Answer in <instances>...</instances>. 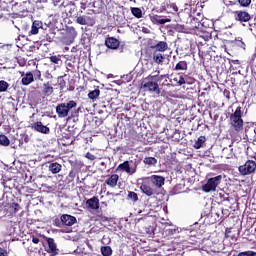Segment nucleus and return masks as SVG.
Instances as JSON below:
<instances>
[{
	"label": "nucleus",
	"instance_id": "8fccbe9b",
	"mask_svg": "<svg viewBox=\"0 0 256 256\" xmlns=\"http://www.w3.org/2000/svg\"><path fill=\"white\" fill-rule=\"evenodd\" d=\"M53 225L55 227H63V221H61V219H59V218H56L53 220Z\"/></svg>",
	"mask_w": 256,
	"mask_h": 256
},
{
	"label": "nucleus",
	"instance_id": "f03ea898",
	"mask_svg": "<svg viewBox=\"0 0 256 256\" xmlns=\"http://www.w3.org/2000/svg\"><path fill=\"white\" fill-rule=\"evenodd\" d=\"M160 71H157V74L155 75H149L146 80L147 82H145L144 84H142V89H144V91H149V93H156V95H160L161 94V90L159 89V84H157V82H154L153 79L155 77H157L159 75Z\"/></svg>",
	"mask_w": 256,
	"mask_h": 256
},
{
	"label": "nucleus",
	"instance_id": "a19ab883",
	"mask_svg": "<svg viewBox=\"0 0 256 256\" xmlns=\"http://www.w3.org/2000/svg\"><path fill=\"white\" fill-rule=\"evenodd\" d=\"M11 181H13L11 178L3 179L2 185L5 187V189H12L13 184H11Z\"/></svg>",
	"mask_w": 256,
	"mask_h": 256
},
{
	"label": "nucleus",
	"instance_id": "5701e85b",
	"mask_svg": "<svg viewBox=\"0 0 256 256\" xmlns=\"http://www.w3.org/2000/svg\"><path fill=\"white\" fill-rule=\"evenodd\" d=\"M53 91L54 89L53 86H51V82H46L42 85V93L44 97H51Z\"/></svg>",
	"mask_w": 256,
	"mask_h": 256
},
{
	"label": "nucleus",
	"instance_id": "6ab92c4d",
	"mask_svg": "<svg viewBox=\"0 0 256 256\" xmlns=\"http://www.w3.org/2000/svg\"><path fill=\"white\" fill-rule=\"evenodd\" d=\"M25 5H27V2H22L20 4H18V3L14 4V7H18L17 8V11H18L17 15L19 17H27V15H29V11H27V8L23 7Z\"/></svg>",
	"mask_w": 256,
	"mask_h": 256
},
{
	"label": "nucleus",
	"instance_id": "37998d69",
	"mask_svg": "<svg viewBox=\"0 0 256 256\" xmlns=\"http://www.w3.org/2000/svg\"><path fill=\"white\" fill-rule=\"evenodd\" d=\"M65 107L69 112V111H71V109H74V107H77V102L71 100L68 103H65Z\"/></svg>",
	"mask_w": 256,
	"mask_h": 256
},
{
	"label": "nucleus",
	"instance_id": "4be33fe9",
	"mask_svg": "<svg viewBox=\"0 0 256 256\" xmlns=\"http://www.w3.org/2000/svg\"><path fill=\"white\" fill-rule=\"evenodd\" d=\"M43 27V22L39 20H35L32 23L31 30L29 31V35H37L39 33V29H42Z\"/></svg>",
	"mask_w": 256,
	"mask_h": 256
},
{
	"label": "nucleus",
	"instance_id": "bf43d9fd",
	"mask_svg": "<svg viewBox=\"0 0 256 256\" xmlns=\"http://www.w3.org/2000/svg\"><path fill=\"white\" fill-rule=\"evenodd\" d=\"M45 39L46 41H48V43H51L53 41V37L49 36V34L45 36Z\"/></svg>",
	"mask_w": 256,
	"mask_h": 256
},
{
	"label": "nucleus",
	"instance_id": "0e129e2a",
	"mask_svg": "<svg viewBox=\"0 0 256 256\" xmlns=\"http://www.w3.org/2000/svg\"><path fill=\"white\" fill-rule=\"evenodd\" d=\"M21 37H25V36H24V35H22V36L19 35V36H18V41L21 39Z\"/></svg>",
	"mask_w": 256,
	"mask_h": 256
},
{
	"label": "nucleus",
	"instance_id": "ddd939ff",
	"mask_svg": "<svg viewBox=\"0 0 256 256\" xmlns=\"http://www.w3.org/2000/svg\"><path fill=\"white\" fill-rule=\"evenodd\" d=\"M105 46L108 48V49H119V45H121V42H119V40L115 37H107L105 39Z\"/></svg>",
	"mask_w": 256,
	"mask_h": 256
},
{
	"label": "nucleus",
	"instance_id": "3c124183",
	"mask_svg": "<svg viewBox=\"0 0 256 256\" xmlns=\"http://www.w3.org/2000/svg\"><path fill=\"white\" fill-rule=\"evenodd\" d=\"M5 201H3V199H0V217L2 214H5V211H3L5 209Z\"/></svg>",
	"mask_w": 256,
	"mask_h": 256
},
{
	"label": "nucleus",
	"instance_id": "338daca9",
	"mask_svg": "<svg viewBox=\"0 0 256 256\" xmlns=\"http://www.w3.org/2000/svg\"><path fill=\"white\" fill-rule=\"evenodd\" d=\"M163 78H165V75H161V76H160V79H163Z\"/></svg>",
	"mask_w": 256,
	"mask_h": 256
},
{
	"label": "nucleus",
	"instance_id": "bb28decb",
	"mask_svg": "<svg viewBox=\"0 0 256 256\" xmlns=\"http://www.w3.org/2000/svg\"><path fill=\"white\" fill-rule=\"evenodd\" d=\"M153 49H156V51L164 52L169 49V45L165 41H159L158 43H156Z\"/></svg>",
	"mask_w": 256,
	"mask_h": 256
},
{
	"label": "nucleus",
	"instance_id": "f257e3e1",
	"mask_svg": "<svg viewBox=\"0 0 256 256\" xmlns=\"http://www.w3.org/2000/svg\"><path fill=\"white\" fill-rule=\"evenodd\" d=\"M243 124V108L238 106L236 110L230 114V125L239 133V131H243Z\"/></svg>",
	"mask_w": 256,
	"mask_h": 256
},
{
	"label": "nucleus",
	"instance_id": "680f3d73",
	"mask_svg": "<svg viewBox=\"0 0 256 256\" xmlns=\"http://www.w3.org/2000/svg\"><path fill=\"white\" fill-rule=\"evenodd\" d=\"M231 63H234V65H239V60H231Z\"/></svg>",
	"mask_w": 256,
	"mask_h": 256
},
{
	"label": "nucleus",
	"instance_id": "052dcab7",
	"mask_svg": "<svg viewBox=\"0 0 256 256\" xmlns=\"http://www.w3.org/2000/svg\"><path fill=\"white\" fill-rule=\"evenodd\" d=\"M32 243H34L35 245H37V244L39 243V238L33 237V238H32Z\"/></svg>",
	"mask_w": 256,
	"mask_h": 256
},
{
	"label": "nucleus",
	"instance_id": "a18cd8bd",
	"mask_svg": "<svg viewBox=\"0 0 256 256\" xmlns=\"http://www.w3.org/2000/svg\"><path fill=\"white\" fill-rule=\"evenodd\" d=\"M167 8L173 9L176 13H177V11H179V5H177V1L175 3L169 2V4H167Z\"/></svg>",
	"mask_w": 256,
	"mask_h": 256
},
{
	"label": "nucleus",
	"instance_id": "473e14b6",
	"mask_svg": "<svg viewBox=\"0 0 256 256\" xmlns=\"http://www.w3.org/2000/svg\"><path fill=\"white\" fill-rule=\"evenodd\" d=\"M131 13L132 15H134V17H136V19H141V17H143V11L141 10V8L132 7Z\"/></svg>",
	"mask_w": 256,
	"mask_h": 256
},
{
	"label": "nucleus",
	"instance_id": "6e6552de",
	"mask_svg": "<svg viewBox=\"0 0 256 256\" xmlns=\"http://www.w3.org/2000/svg\"><path fill=\"white\" fill-rule=\"evenodd\" d=\"M77 37V30L75 27H67L64 31V41L66 43H73Z\"/></svg>",
	"mask_w": 256,
	"mask_h": 256
},
{
	"label": "nucleus",
	"instance_id": "1a4fd4ad",
	"mask_svg": "<svg viewBox=\"0 0 256 256\" xmlns=\"http://www.w3.org/2000/svg\"><path fill=\"white\" fill-rule=\"evenodd\" d=\"M32 129L37 131L38 133H42L44 135H49L51 133V129L49 127L43 125V122L37 121L32 124Z\"/></svg>",
	"mask_w": 256,
	"mask_h": 256
},
{
	"label": "nucleus",
	"instance_id": "393cba45",
	"mask_svg": "<svg viewBox=\"0 0 256 256\" xmlns=\"http://www.w3.org/2000/svg\"><path fill=\"white\" fill-rule=\"evenodd\" d=\"M222 157H224V159H233V148L231 144L229 147L222 149Z\"/></svg>",
	"mask_w": 256,
	"mask_h": 256
},
{
	"label": "nucleus",
	"instance_id": "c756f323",
	"mask_svg": "<svg viewBox=\"0 0 256 256\" xmlns=\"http://www.w3.org/2000/svg\"><path fill=\"white\" fill-rule=\"evenodd\" d=\"M99 95H101V90H99V88H96L95 90L88 93V97L92 101H95V100L99 99Z\"/></svg>",
	"mask_w": 256,
	"mask_h": 256
},
{
	"label": "nucleus",
	"instance_id": "20e7f679",
	"mask_svg": "<svg viewBox=\"0 0 256 256\" xmlns=\"http://www.w3.org/2000/svg\"><path fill=\"white\" fill-rule=\"evenodd\" d=\"M256 162L253 160H248L244 165L239 166L238 170L240 175H251V173H255Z\"/></svg>",
	"mask_w": 256,
	"mask_h": 256
},
{
	"label": "nucleus",
	"instance_id": "5fc2aeb1",
	"mask_svg": "<svg viewBox=\"0 0 256 256\" xmlns=\"http://www.w3.org/2000/svg\"><path fill=\"white\" fill-rule=\"evenodd\" d=\"M166 231L168 235H175V233H177V228H169Z\"/></svg>",
	"mask_w": 256,
	"mask_h": 256
},
{
	"label": "nucleus",
	"instance_id": "4468645a",
	"mask_svg": "<svg viewBox=\"0 0 256 256\" xmlns=\"http://www.w3.org/2000/svg\"><path fill=\"white\" fill-rule=\"evenodd\" d=\"M235 19L240 21V23H247V21H251V15L245 11H236Z\"/></svg>",
	"mask_w": 256,
	"mask_h": 256
},
{
	"label": "nucleus",
	"instance_id": "864d4df0",
	"mask_svg": "<svg viewBox=\"0 0 256 256\" xmlns=\"http://www.w3.org/2000/svg\"><path fill=\"white\" fill-rule=\"evenodd\" d=\"M34 77L35 79H38V81H43V79L41 78V71L39 70H35Z\"/></svg>",
	"mask_w": 256,
	"mask_h": 256
},
{
	"label": "nucleus",
	"instance_id": "39448f33",
	"mask_svg": "<svg viewBox=\"0 0 256 256\" xmlns=\"http://www.w3.org/2000/svg\"><path fill=\"white\" fill-rule=\"evenodd\" d=\"M21 206L18 203H11L4 205V214H1V217H10V215H15V213L19 212Z\"/></svg>",
	"mask_w": 256,
	"mask_h": 256
},
{
	"label": "nucleus",
	"instance_id": "4d7b16f0",
	"mask_svg": "<svg viewBox=\"0 0 256 256\" xmlns=\"http://www.w3.org/2000/svg\"><path fill=\"white\" fill-rule=\"evenodd\" d=\"M80 9H82L83 11H85V10L87 9V3L81 2V3H80Z\"/></svg>",
	"mask_w": 256,
	"mask_h": 256
},
{
	"label": "nucleus",
	"instance_id": "2eb2a0df",
	"mask_svg": "<svg viewBox=\"0 0 256 256\" xmlns=\"http://www.w3.org/2000/svg\"><path fill=\"white\" fill-rule=\"evenodd\" d=\"M56 113L60 119H65V117H68L69 112L65 106V103H61L56 106Z\"/></svg>",
	"mask_w": 256,
	"mask_h": 256
},
{
	"label": "nucleus",
	"instance_id": "4c0bfd02",
	"mask_svg": "<svg viewBox=\"0 0 256 256\" xmlns=\"http://www.w3.org/2000/svg\"><path fill=\"white\" fill-rule=\"evenodd\" d=\"M58 85H59L60 91H63V89L67 87V82L65 81V79H63V76L58 77Z\"/></svg>",
	"mask_w": 256,
	"mask_h": 256
},
{
	"label": "nucleus",
	"instance_id": "72a5a7b5",
	"mask_svg": "<svg viewBox=\"0 0 256 256\" xmlns=\"http://www.w3.org/2000/svg\"><path fill=\"white\" fill-rule=\"evenodd\" d=\"M10 144H11V141L9 140V138L5 134H1L0 145H2L3 147H9Z\"/></svg>",
	"mask_w": 256,
	"mask_h": 256
},
{
	"label": "nucleus",
	"instance_id": "49530a36",
	"mask_svg": "<svg viewBox=\"0 0 256 256\" xmlns=\"http://www.w3.org/2000/svg\"><path fill=\"white\" fill-rule=\"evenodd\" d=\"M50 61L51 63H55V65H59V63H61V58L59 56H51Z\"/></svg>",
	"mask_w": 256,
	"mask_h": 256
},
{
	"label": "nucleus",
	"instance_id": "c03bdc74",
	"mask_svg": "<svg viewBox=\"0 0 256 256\" xmlns=\"http://www.w3.org/2000/svg\"><path fill=\"white\" fill-rule=\"evenodd\" d=\"M237 256H256V252L253 250H248L244 252H239Z\"/></svg>",
	"mask_w": 256,
	"mask_h": 256
},
{
	"label": "nucleus",
	"instance_id": "09e8293b",
	"mask_svg": "<svg viewBox=\"0 0 256 256\" xmlns=\"http://www.w3.org/2000/svg\"><path fill=\"white\" fill-rule=\"evenodd\" d=\"M238 2L242 7H249L251 5V0H238Z\"/></svg>",
	"mask_w": 256,
	"mask_h": 256
},
{
	"label": "nucleus",
	"instance_id": "412c9836",
	"mask_svg": "<svg viewBox=\"0 0 256 256\" xmlns=\"http://www.w3.org/2000/svg\"><path fill=\"white\" fill-rule=\"evenodd\" d=\"M61 169H63V166L57 162H51L48 165V171H50V173H53V175H57V173H61Z\"/></svg>",
	"mask_w": 256,
	"mask_h": 256
},
{
	"label": "nucleus",
	"instance_id": "c85d7f7f",
	"mask_svg": "<svg viewBox=\"0 0 256 256\" xmlns=\"http://www.w3.org/2000/svg\"><path fill=\"white\" fill-rule=\"evenodd\" d=\"M144 165H148V167H155L157 165V158L155 157H145L143 160Z\"/></svg>",
	"mask_w": 256,
	"mask_h": 256
},
{
	"label": "nucleus",
	"instance_id": "f3484780",
	"mask_svg": "<svg viewBox=\"0 0 256 256\" xmlns=\"http://www.w3.org/2000/svg\"><path fill=\"white\" fill-rule=\"evenodd\" d=\"M21 77H22L21 83H22V85H25V86L31 85V83H33V81H35L33 72H27L26 74L22 73Z\"/></svg>",
	"mask_w": 256,
	"mask_h": 256
},
{
	"label": "nucleus",
	"instance_id": "f8f14e48",
	"mask_svg": "<svg viewBox=\"0 0 256 256\" xmlns=\"http://www.w3.org/2000/svg\"><path fill=\"white\" fill-rule=\"evenodd\" d=\"M140 190L144 195H147V197H152V195H155V189L151 187V183L149 181H144L140 185Z\"/></svg>",
	"mask_w": 256,
	"mask_h": 256
},
{
	"label": "nucleus",
	"instance_id": "9b49d317",
	"mask_svg": "<svg viewBox=\"0 0 256 256\" xmlns=\"http://www.w3.org/2000/svg\"><path fill=\"white\" fill-rule=\"evenodd\" d=\"M148 179H149L150 183H152V185L157 187V189H161V187H163V185H165V177H163V176L152 175Z\"/></svg>",
	"mask_w": 256,
	"mask_h": 256
},
{
	"label": "nucleus",
	"instance_id": "7c9ffc66",
	"mask_svg": "<svg viewBox=\"0 0 256 256\" xmlns=\"http://www.w3.org/2000/svg\"><path fill=\"white\" fill-rule=\"evenodd\" d=\"M205 141H207V138L205 136H200L197 141L194 143L195 149H201L205 145Z\"/></svg>",
	"mask_w": 256,
	"mask_h": 256
},
{
	"label": "nucleus",
	"instance_id": "774afa93",
	"mask_svg": "<svg viewBox=\"0 0 256 256\" xmlns=\"http://www.w3.org/2000/svg\"><path fill=\"white\" fill-rule=\"evenodd\" d=\"M68 91H73V88L70 87V88L68 89Z\"/></svg>",
	"mask_w": 256,
	"mask_h": 256
},
{
	"label": "nucleus",
	"instance_id": "9d476101",
	"mask_svg": "<svg viewBox=\"0 0 256 256\" xmlns=\"http://www.w3.org/2000/svg\"><path fill=\"white\" fill-rule=\"evenodd\" d=\"M60 219L62 221V225H65L66 227H73V225L77 223V218L69 214H63Z\"/></svg>",
	"mask_w": 256,
	"mask_h": 256
},
{
	"label": "nucleus",
	"instance_id": "c9c22d12",
	"mask_svg": "<svg viewBox=\"0 0 256 256\" xmlns=\"http://www.w3.org/2000/svg\"><path fill=\"white\" fill-rule=\"evenodd\" d=\"M52 3L54 7H58L60 11H63V9H65V2H63V0H52Z\"/></svg>",
	"mask_w": 256,
	"mask_h": 256
},
{
	"label": "nucleus",
	"instance_id": "6e6d98bb",
	"mask_svg": "<svg viewBox=\"0 0 256 256\" xmlns=\"http://www.w3.org/2000/svg\"><path fill=\"white\" fill-rule=\"evenodd\" d=\"M9 253L7 252V249L0 248V256H8Z\"/></svg>",
	"mask_w": 256,
	"mask_h": 256
},
{
	"label": "nucleus",
	"instance_id": "423d86ee",
	"mask_svg": "<svg viewBox=\"0 0 256 256\" xmlns=\"http://www.w3.org/2000/svg\"><path fill=\"white\" fill-rule=\"evenodd\" d=\"M117 171H124L125 173H128V175H134V173H137V165L131 166L129 164V161H125L118 165Z\"/></svg>",
	"mask_w": 256,
	"mask_h": 256
},
{
	"label": "nucleus",
	"instance_id": "13d9d810",
	"mask_svg": "<svg viewBox=\"0 0 256 256\" xmlns=\"http://www.w3.org/2000/svg\"><path fill=\"white\" fill-rule=\"evenodd\" d=\"M45 78H46V79H53V74H51L49 71H47V72L45 73Z\"/></svg>",
	"mask_w": 256,
	"mask_h": 256
},
{
	"label": "nucleus",
	"instance_id": "e2e57ef3",
	"mask_svg": "<svg viewBox=\"0 0 256 256\" xmlns=\"http://www.w3.org/2000/svg\"><path fill=\"white\" fill-rule=\"evenodd\" d=\"M36 3H47V0H36Z\"/></svg>",
	"mask_w": 256,
	"mask_h": 256
},
{
	"label": "nucleus",
	"instance_id": "79ce46f5",
	"mask_svg": "<svg viewBox=\"0 0 256 256\" xmlns=\"http://www.w3.org/2000/svg\"><path fill=\"white\" fill-rule=\"evenodd\" d=\"M174 81H176L177 85H179V87H181V85H185V83H187L185 81V77H183V75H180L178 78H174Z\"/></svg>",
	"mask_w": 256,
	"mask_h": 256
},
{
	"label": "nucleus",
	"instance_id": "0eeeda50",
	"mask_svg": "<svg viewBox=\"0 0 256 256\" xmlns=\"http://www.w3.org/2000/svg\"><path fill=\"white\" fill-rule=\"evenodd\" d=\"M76 23L78 25H87V27H93L95 25V19L87 15H80L76 17Z\"/></svg>",
	"mask_w": 256,
	"mask_h": 256
},
{
	"label": "nucleus",
	"instance_id": "a211bd4d",
	"mask_svg": "<svg viewBox=\"0 0 256 256\" xmlns=\"http://www.w3.org/2000/svg\"><path fill=\"white\" fill-rule=\"evenodd\" d=\"M87 209H92L93 211H97L99 209V198L92 197L86 201Z\"/></svg>",
	"mask_w": 256,
	"mask_h": 256
},
{
	"label": "nucleus",
	"instance_id": "cd10ccee",
	"mask_svg": "<svg viewBox=\"0 0 256 256\" xmlns=\"http://www.w3.org/2000/svg\"><path fill=\"white\" fill-rule=\"evenodd\" d=\"M187 67V61H180L175 65L173 71H187Z\"/></svg>",
	"mask_w": 256,
	"mask_h": 256
},
{
	"label": "nucleus",
	"instance_id": "de8ad7c7",
	"mask_svg": "<svg viewBox=\"0 0 256 256\" xmlns=\"http://www.w3.org/2000/svg\"><path fill=\"white\" fill-rule=\"evenodd\" d=\"M65 7H70L69 9V15H73V13H75V4L74 3H69V4H66Z\"/></svg>",
	"mask_w": 256,
	"mask_h": 256
},
{
	"label": "nucleus",
	"instance_id": "b1692460",
	"mask_svg": "<svg viewBox=\"0 0 256 256\" xmlns=\"http://www.w3.org/2000/svg\"><path fill=\"white\" fill-rule=\"evenodd\" d=\"M119 181V175L112 174L106 181V185L109 187H117V182Z\"/></svg>",
	"mask_w": 256,
	"mask_h": 256
},
{
	"label": "nucleus",
	"instance_id": "aec40b11",
	"mask_svg": "<svg viewBox=\"0 0 256 256\" xmlns=\"http://www.w3.org/2000/svg\"><path fill=\"white\" fill-rule=\"evenodd\" d=\"M47 243H48V253H51L52 255H58L59 249H57V244L55 243V240L53 238H48Z\"/></svg>",
	"mask_w": 256,
	"mask_h": 256
},
{
	"label": "nucleus",
	"instance_id": "58836bf2",
	"mask_svg": "<svg viewBox=\"0 0 256 256\" xmlns=\"http://www.w3.org/2000/svg\"><path fill=\"white\" fill-rule=\"evenodd\" d=\"M9 89V83L7 81L1 80L0 81V93H5Z\"/></svg>",
	"mask_w": 256,
	"mask_h": 256
},
{
	"label": "nucleus",
	"instance_id": "69168bd1",
	"mask_svg": "<svg viewBox=\"0 0 256 256\" xmlns=\"http://www.w3.org/2000/svg\"><path fill=\"white\" fill-rule=\"evenodd\" d=\"M103 221H108V218L107 217H103Z\"/></svg>",
	"mask_w": 256,
	"mask_h": 256
},
{
	"label": "nucleus",
	"instance_id": "ea45409f",
	"mask_svg": "<svg viewBox=\"0 0 256 256\" xmlns=\"http://www.w3.org/2000/svg\"><path fill=\"white\" fill-rule=\"evenodd\" d=\"M235 45H237V47H240L241 49H245V42H243V38L238 37L234 40Z\"/></svg>",
	"mask_w": 256,
	"mask_h": 256
},
{
	"label": "nucleus",
	"instance_id": "e433bc0d",
	"mask_svg": "<svg viewBox=\"0 0 256 256\" xmlns=\"http://www.w3.org/2000/svg\"><path fill=\"white\" fill-rule=\"evenodd\" d=\"M128 199H130V201H133L134 203H137V201H139V195H137V193L133 191H129Z\"/></svg>",
	"mask_w": 256,
	"mask_h": 256
},
{
	"label": "nucleus",
	"instance_id": "f704fd0d",
	"mask_svg": "<svg viewBox=\"0 0 256 256\" xmlns=\"http://www.w3.org/2000/svg\"><path fill=\"white\" fill-rule=\"evenodd\" d=\"M153 61L157 63V65H163V61H165V56L163 54H154Z\"/></svg>",
	"mask_w": 256,
	"mask_h": 256
},
{
	"label": "nucleus",
	"instance_id": "7ed1b4c3",
	"mask_svg": "<svg viewBox=\"0 0 256 256\" xmlns=\"http://www.w3.org/2000/svg\"><path fill=\"white\" fill-rule=\"evenodd\" d=\"M221 181H223V176L218 175L208 179L207 183L202 187L204 193H211V191H217V187L221 185Z\"/></svg>",
	"mask_w": 256,
	"mask_h": 256
},
{
	"label": "nucleus",
	"instance_id": "dca6fc26",
	"mask_svg": "<svg viewBox=\"0 0 256 256\" xmlns=\"http://www.w3.org/2000/svg\"><path fill=\"white\" fill-rule=\"evenodd\" d=\"M150 21L154 23V25H165V23H171L170 18H162L159 15L150 16Z\"/></svg>",
	"mask_w": 256,
	"mask_h": 256
},
{
	"label": "nucleus",
	"instance_id": "603ef678",
	"mask_svg": "<svg viewBox=\"0 0 256 256\" xmlns=\"http://www.w3.org/2000/svg\"><path fill=\"white\" fill-rule=\"evenodd\" d=\"M85 157L86 159H89V161H95V159H97V157L93 155L91 152H87Z\"/></svg>",
	"mask_w": 256,
	"mask_h": 256
},
{
	"label": "nucleus",
	"instance_id": "a878e982",
	"mask_svg": "<svg viewBox=\"0 0 256 256\" xmlns=\"http://www.w3.org/2000/svg\"><path fill=\"white\" fill-rule=\"evenodd\" d=\"M177 5L180 11H189V0H177Z\"/></svg>",
	"mask_w": 256,
	"mask_h": 256
},
{
	"label": "nucleus",
	"instance_id": "2f4dec72",
	"mask_svg": "<svg viewBox=\"0 0 256 256\" xmlns=\"http://www.w3.org/2000/svg\"><path fill=\"white\" fill-rule=\"evenodd\" d=\"M100 251L103 256H112L113 255V249L111 248V246H102Z\"/></svg>",
	"mask_w": 256,
	"mask_h": 256
}]
</instances>
